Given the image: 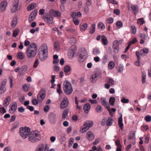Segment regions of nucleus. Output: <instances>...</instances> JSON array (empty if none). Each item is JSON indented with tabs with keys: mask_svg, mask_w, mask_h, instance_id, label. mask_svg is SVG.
Returning a JSON list of instances; mask_svg holds the SVG:
<instances>
[{
	"mask_svg": "<svg viewBox=\"0 0 151 151\" xmlns=\"http://www.w3.org/2000/svg\"><path fill=\"white\" fill-rule=\"evenodd\" d=\"M7 82V80L5 79L3 81L1 82V84L0 88V93H4L6 91L5 86Z\"/></svg>",
	"mask_w": 151,
	"mask_h": 151,
	"instance_id": "nucleus-12",
	"label": "nucleus"
},
{
	"mask_svg": "<svg viewBox=\"0 0 151 151\" xmlns=\"http://www.w3.org/2000/svg\"><path fill=\"white\" fill-rule=\"evenodd\" d=\"M121 102L123 103H127L129 102V100L128 99H126L125 97H123L121 100Z\"/></svg>",
	"mask_w": 151,
	"mask_h": 151,
	"instance_id": "nucleus-52",
	"label": "nucleus"
},
{
	"mask_svg": "<svg viewBox=\"0 0 151 151\" xmlns=\"http://www.w3.org/2000/svg\"><path fill=\"white\" fill-rule=\"evenodd\" d=\"M98 75L97 73H95L92 75L90 78L91 82L92 83H95L97 80Z\"/></svg>",
	"mask_w": 151,
	"mask_h": 151,
	"instance_id": "nucleus-21",
	"label": "nucleus"
},
{
	"mask_svg": "<svg viewBox=\"0 0 151 151\" xmlns=\"http://www.w3.org/2000/svg\"><path fill=\"white\" fill-rule=\"evenodd\" d=\"M149 52V50L147 48H144L142 49L140 51L141 56H144L146 55Z\"/></svg>",
	"mask_w": 151,
	"mask_h": 151,
	"instance_id": "nucleus-25",
	"label": "nucleus"
},
{
	"mask_svg": "<svg viewBox=\"0 0 151 151\" xmlns=\"http://www.w3.org/2000/svg\"><path fill=\"white\" fill-rule=\"evenodd\" d=\"M44 147V145L43 143L40 144L38 146V148L36 149V151H43Z\"/></svg>",
	"mask_w": 151,
	"mask_h": 151,
	"instance_id": "nucleus-33",
	"label": "nucleus"
},
{
	"mask_svg": "<svg viewBox=\"0 0 151 151\" xmlns=\"http://www.w3.org/2000/svg\"><path fill=\"white\" fill-rule=\"evenodd\" d=\"M7 5L6 1H3L0 4V11L1 12L4 11Z\"/></svg>",
	"mask_w": 151,
	"mask_h": 151,
	"instance_id": "nucleus-20",
	"label": "nucleus"
},
{
	"mask_svg": "<svg viewBox=\"0 0 151 151\" xmlns=\"http://www.w3.org/2000/svg\"><path fill=\"white\" fill-rule=\"evenodd\" d=\"M86 138L88 141H91L94 139L95 136L93 132L89 131L86 133Z\"/></svg>",
	"mask_w": 151,
	"mask_h": 151,
	"instance_id": "nucleus-15",
	"label": "nucleus"
},
{
	"mask_svg": "<svg viewBox=\"0 0 151 151\" xmlns=\"http://www.w3.org/2000/svg\"><path fill=\"white\" fill-rule=\"evenodd\" d=\"M18 2V0H16L13 3L11 8L12 12L15 13L17 10Z\"/></svg>",
	"mask_w": 151,
	"mask_h": 151,
	"instance_id": "nucleus-13",
	"label": "nucleus"
},
{
	"mask_svg": "<svg viewBox=\"0 0 151 151\" xmlns=\"http://www.w3.org/2000/svg\"><path fill=\"white\" fill-rule=\"evenodd\" d=\"M113 12L117 15H118L120 13V11L119 9H115L114 11Z\"/></svg>",
	"mask_w": 151,
	"mask_h": 151,
	"instance_id": "nucleus-57",
	"label": "nucleus"
},
{
	"mask_svg": "<svg viewBox=\"0 0 151 151\" xmlns=\"http://www.w3.org/2000/svg\"><path fill=\"white\" fill-rule=\"evenodd\" d=\"M17 56L18 58L21 60L24 59L25 57L24 55L22 52L18 53L17 54Z\"/></svg>",
	"mask_w": 151,
	"mask_h": 151,
	"instance_id": "nucleus-46",
	"label": "nucleus"
},
{
	"mask_svg": "<svg viewBox=\"0 0 151 151\" xmlns=\"http://www.w3.org/2000/svg\"><path fill=\"white\" fill-rule=\"evenodd\" d=\"M29 85L26 84L23 85L22 86L23 90L25 91L29 90Z\"/></svg>",
	"mask_w": 151,
	"mask_h": 151,
	"instance_id": "nucleus-45",
	"label": "nucleus"
},
{
	"mask_svg": "<svg viewBox=\"0 0 151 151\" xmlns=\"http://www.w3.org/2000/svg\"><path fill=\"white\" fill-rule=\"evenodd\" d=\"M144 119L146 122H150L151 121V116L150 115L146 116Z\"/></svg>",
	"mask_w": 151,
	"mask_h": 151,
	"instance_id": "nucleus-47",
	"label": "nucleus"
},
{
	"mask_svg": "<svg viewBox=\"0 0 151 151\" xmlns=\"http://www.w3.org/2000/svg\"><path fill=\"white\" fill-rule=\"evenodd\" d=\"M87 52L85 49L84 47L81 48L80 54L79 55V61H81V62H83L84 60V59L87 58Z\"/></svg>",
	"mask_w": 151,
	"mask_h": 151,
	"instance_id": "nucleus-7",
	"label": "nucleus"
},
{
	"mask_svg": "<svg viewBox=\"0 0 151 151\" xmlns=\"http://www.w3.org/2000/svg\"><path fill=\"white\" fill-rule=\"evenodd\" d=\"M11 98L10 96H8L4 101L3 105L4 106H7L9 104V102L10 101Z\"/></svg>",
	"mask_w": 151,
	"mask_h": 151,
	"instance_id": "nucleus-26",
	"label": "nucleus"
},
{
	"mask_svg": "<svg viewBox=\"0 0 151 151\" xmlns=\"http://www.w3.org/2000/svg\"><path fill=\"white\" fill-rule=\"evenodd\" d=\"M137 42V39L136 37H134L133 38V40L129 42V43L130 44V45L132 44H134L136 43Z\"/></svg>",
	"mask_w": 151,
	"mask_h": 151,
	"instance_id": "nucleus-53",
	"label": "nucleus"
},
{
	"mask_svg": "<svg viewBox=\"0 0 151 151\" xmlns=\"http://www.w3.org/2000/svg\"><path fill=\"white\" fill-rule=\"evenodd\" d=\"M95 30V24H92L91 26V29L90 30L89 33L91 34H93Z\"/></svg>",
	"mask_w": 151,
	"mask_h": 151,
	"instance_id": "nucleus-42",
	"label": "nucleus"
},
{
	"mask_svg": "<svg viewBox=\"0 0 151 151\" xmlns=\"http://www.w3.org/2000/svg\"><path fill=\"white\" fill-rule=\"evenodd\" d=\"M49 13L52 16L55 17H58L61 16V12L58 10H54L53 9H50L49 11Z\"/></svg>",
	"mask_w": 151,
	"mask_h": 151,
	"instance_id": "nucleus-14",
	"label": "nucleus"
},
{
	"mask_svg": "<svg viewBox=\"0 0 151 151\" xmlns=\"http://www.w3.org/2000/svg\"><path fill=\"white\" fill-rule=\"evenodd\" d=\"M101 42L104 45H106L108 44V41L106 37L104 35L101 36Z\"/></svg>",
	"mask_w": 151,
	"mask_h": 151,
	"instance_id": "nucleus-22",
	"label": "nucleus"
},
{
	"mask_svg": "<svg viewBox=\"0 0 151 151\" xmlns=\"http://www.w3.org/2000/svg\"><path fill=\"white\" fill-rule=\"evenodd\" d=\"M58 88L57 90V92H58L60 95L62 93L61 91V85L60 84H58L57 85Z\"/></svg>",
	"mask_w": 151,
	"mask_h": 151,
	"instance_id": "nucleus-48",
	"label": "nucleus"
},
{
	"mask_svg": "<svg viewBox=\"0 0 151 151\" xmlns=\"http://www.w3.org/2000/svg\"><path fill=\"white\" fill-rule=\"evenodd\" d=\"M107 1L108 2H109L111 1V3L112 4H117L118 3V2L116 0H107Z\"/></svg>",
	"mask_w": 151,
	"mask_h": 151,
	"instance_id": "nucleus-59",
	"label": "nucleus"
},
{
	"mask_svg": "<svg viewBox=\"0 0 151 151\" xmlns=\"http://www.w3.org/2000/svg\"><path fill=\"white\" fill-rule=\"evenodd\" d=\"M107 82V83L105 84V87L107 89H109L110 86H112L114 84V80L111 78L108 79Z\"/></svg>",
	"mask_w": 151,
	"mask_h": 151,
	"instance_id": "nucleus-18",
	"label": "nucleus"
},
{
	"mask_svg": "<svg viewBox=\"0 0 151 151\" xmlns=\"http://www.w3.org/2000/svg\"><path fill=\"white\" fill-rule=\"evenodd\" d=\"M37 9H35L32 12L31 14L36 17L37 16Z\"/></svg>",
	"mask_w": 151,
	"mask_h": 151,
	"instance_id": "nucleus-62",
	"label": "nucleus"
},
{
	"mask_svg": "<svg viewBox=\"0 0 151 151\" xmlns=\"http://www.w3.org/2000/svg\"><path fill=\"white\" fill-rule=\"evenodd\" d=\"M144 22V21L143 20V19L142 18L139 19L137 21L138 23L140 24V25L143 24Z\"/></svg>",
	"mask_w": 151,
	"mask_h": 151,
	"instance_id": "nucleus-55",
	"label": "nucleus"
},
{
	"mask_svg": "<svg viewBox=\"0 0 151 151\" xmlns=\"http://www.w3.org/2000/svg\"><path fill=\"white\" fill-rule=\"evenodd\" d=\"M69 110L67 109H65L63 112L62 118L63 119L65 118L68 114Z\"/></svg>",
	"mask_w": 151,
	"mask_h": 151,
	"instance_id": "nucleus-39",
	"label": "nucleus"
},
{
	"mask_svg": "<svg viewBox=\"0 0 151 151\" xmlns=\"http://www.w3.org/2000/svg\"><path fill=\"white\" fill-rule=\"evenodd\" d=\"M131 28L132 30V33L134 34H135L136 32V27L134 26H132Z\"/></svg>",
	"mask_w": 151,
	"mask_h": 151,
	"instance_id": "nucleus-56",
	"label": "nucleus"
},
{
	"mask_svg": "<svg viewBox=\"0 0 151 151\" xmlns=\"http://www.w3.org/2000/svg\"><path fill=\"white\" fill-rule=\"evenodd\" d=\"M70 70V67L68 65H65L64 67V72L66 73V75H68L69 74H67V73L69 72Z\"/></svg>",
	"mask_w": 151,
	"mask_h": 151,
	"instance_id": "nucleus-37",
	"label": "nucleus"
},
{
	"mask_svg": "<svg viewBox=\"0 0 151 151\" xmlns=\"http://www.w3.org/2000/svg\"><path fill=\"white\" fill-rule=\"evenodd\" d=\"M45 91L44 88H42L39 92L37 96V99L39 102H41L45 97Z\"/></svg>",
	"mask_w": 151,
	"mask_h": 151,
	"instance_id": "nucleus-8",
	"label": "nucleus"
},
{
	"mask_svg": "<svg viewBox=\"0 0 151 151\" xmlns=\"http://www.w3.org/2000/svg\"><path fill=\"white\" fill-rule=\"evenodd\" d=\"M122 114L121 115V116L118 119V125L119 127H120L121 129L122 130H123V124L122 123Z\"/></svg>",
	"mask_w": 151,
	"mask_h": 151,
	"instance_id": "nucleus-24",
	"label": "nucleus"
},
{
	"mask_svg": "<svg viewBox=\"0 0 151 151\" xmlns=\"http://www.w3.org/2000/svg\"><path fill=\"white\" fill-rule=\"evenodd\" d=\"M55 75H52L51 76L52 79L50 81L51 83H52V86H51V88H53L55 86V84H53V83L55 81Z\"/></svg>",
	"mask_w": 151,
	"mask_h": 151,
	"instance_id": "nucleus-38",
	"label": "nucleus"
},
{
	"mask_svg": "<svg viewBox=\"0 0 151 151\" xmlns=\"http://www.w3.org/2000/svg\"><path fill=\"white\" fill-rule=\"evenodd\" d=\"M115 65L114 62L112 61H111L108 64V68L109 69L111 70L113 69Z\"/></svg>",
	"mask_w": 151,
	"mask_h": 151,
	"instance_id": "nucleus-31",
	"label": "nucleus"
},
{
	"mask_svg": "<svg viewBox=\"0 0 151 151\" xmlns=\"http://www.w3.org/2000/svg\"><path fill=\"white\" fill-rule=\"evenodd\" d=\"M39 64V61L38 60V59H37L35 61L34 63V65H33V67L34 68H36L37 66Z\"/></svg>",
	"mask_w": 151,
	"mask_h": 151,
	"instance_id": "nucleus-63",
	"label": "nucleus"
},
{
	"mask_svg": "<svg viewBox=\"0 0 151 151\" xmlns=\"http://www.w3.org/2000/svg\"><path fill=\"white\" fill-rule=\"evenodd\" d=\"M19 32V30L18 29H16L13 31V36L14 37L17 36Z\"/></svg>",
	"mask_w": 151,
	"mask_h": 151,
	"instance_id": "nucleus-44",
	"label": "nucleus"
},
{
	"mask_svg": "<svg viewBox=\"0 0 151 151\" xmlns=\"http://www.w3.org/2000/svg\"><path fill=\"white\" fill-rule=\"evenodd\" d=\"M88 24L84 23L81 26L80 30L81 31H84L88 27Z\"/></svg>",
	"mask_w": 151,
	"mask_h": 151,
	"instance_id": "nucleus-34",
	"label": "nucleus"
},
{
	"mask_svg": "<svg viewBox=\"0 0 151 151\" xmlns=\"http://www.w3.org/2000/svg\"><path fill=\"white\" fill-rule=\"evenodd\" d=\"M37 48L35 43H32L27 47L26 50L27 56L29 58H32L36 55Z\"/></svg>",
	"mask_w": 151,
	"mask_h": 151,
	"instance_id": "nucleus-1",
	"label": "nucleus"
},
{
	"mask_svg": "<svg viewBox=\"0 0 151 151\" xmlns=\"http://www.w3.org/2000/svg\"><path fill=\"white\" fill-rule=\"evenodd\" d=\"M43 19L46 23L48 24H52L53 22V17L50 15L48 14H46Z\"/></svg>",
	"mask_w": 151,
	"mask_h": 151,
	"instance_id": "nucleus-10",
	"label": "nucleus"
},
{
	"mask_svg": "<svg viewBox=\"0 0 151 151\" xmlns=\"http://www.w3.org/2000/svg\"><path fill=\"white\" fill-rule=\"evenodd\" d=\"M122 22L118 21L116 22V26L119 27V28H120L122 27Z\"/></svg>",
	"mask_w": 151,
	"mask_h": 151,
	"instance_id": "nucleus-51",
	"label": "nucleus"
},
{
	"mask_svg": "<svg viewBox=\"0 0 151 151\" xmlns=\"http://www.w3.org/2000/svg\"><path fill=\"white\" fill-rule=\"evenodd\" d=\"M115 101V98L114 97H111L110 98L109 102L111 106H113Z\"/></svg>",
	"mask_w": 151,
	"mask_h": 151,
	"instance_id": "nucleus-32",
	"label": "nucleus"
},
{
	"mask_svg": "<svg viewBox=\"0 0 151 151\" xmlns=\"http://www.w3.org/2000/svg\"><path fill=\"white\" fill-rule=\"evenodd\" d=\"M106 22L109 24L112 23L113 22V19L111 17H109L106 20Z\"/></svg>",
	"mask_w": 151,
	"mask_h": 151,
	"instance_id": "nucleus-54",
	"label": "nucleus"
},
{
	"mask_svg": "<svg viewBox=\"0 0 151 151\" xmlns=\"http://www.w3.org/2000/svg\"><path fill=\"white\" fill-rule=\"evenodd\" d=\"M35 17L30 14L29 18V22H31L33 21L35 19Z\"/></svg>",
	"mask_w": 151,
	"mask_h": 151,
	"instance_id": "nucleus-50",
	"label": "nucleus"
},
{
	"mask_svg": "<svg viewBox=\"0 0 151 151\" xmlns=\"http://www.w3.org/2000/svg\"><path fill=\"white\" fill-rule=\"evenodd\" d=\"M68 99L66 98H64L63 101L60 103V107L62 109H64L68 106Z\"/></svg>",
	"mask_w": 151,
	"mask_h": 151,
	"instance_id": "nucleus-11",
	"label": "nucleus"
},
{
	"mask_svg": "<svg viewBox=\"0 0 151 151\" xmlns=\"http://www.w3.org/2000/svg\"><path fill=\"white\" fill-rule=\"evenodd\" d=\"M140 37L142 39H145L147 37L145 34L143 33H141L139 34Z\"/></svg>",
	"mask_w": 151,
	"mask_h": 151,
	"instance_id": "nucleus-61",
	"label": "nucleus"
},
{
	"mask_svg": "<svg viewBox=\"0 0 151 151\" xmlns=\"http://www.w3.org/2000/svg\"><path fill=\"white\" fill-rule=\"evenodd\" d=\"M63 89L65 93L68 95L72 93L73 89L71 83L68 81H65L63 83Z\"/></svg>",
	"mask_w": 151,
	"mask_h": 151,
	"instance_id": "nucleus-4",
	"label": "nucleus"
},
{
	"mask_svg": "<svg viewBox=\"0 0 151 151\" xmlns=\"http://www.w3.org/2000/svg\"><path fill=\"white\" fill-rule=\"evenodd\" d=\"M101 104L106 108L110 112V106L108 105V102L107 101L106 99L104 98H101Z\"/></svg>",
	"mask_w": 151,
	"mask_h": 151,
	"instance_id": "nucleus-17",
	"label": "nucleus"
},
{
	"mask_svg": "<svg viewBox=\"0 0 151 151\" xmlns=\"http://www.w3.org/2000/svg\"><path fill=\"white\" fill-rule=\"evenodd\" d=\"M11 106L10 109L9 110V112L10 113H13L16 110L17 107V104L16 102H14Z\"/></svg>",
	"mask_w": 151,
	"mask_h": 151,
	"instance_id": "nucleus-19",
	"label": "nucleus"
},
{
	"mask_svg": "<svg viewBox=\"0 0 151 151\" xmlns=\"http://www.w3.org/2000/svg\"><path fill=\"white\" fill-rule=\"evenodd\" d=\"M113 119L109 117L108 118L106 121V125L109 126L112 125L113 122Z\"/></svg>",
	"mask_w": 151,
	"mask_h": 151,
	"instance_id": "nucleus-30",
	"label": "nucleus"
},
{
	"mask_svg": "<svg viewBox=\"0 0 151 151\" xmlns=\"http://www.w3.org/2000/svg\"><path fill=\"white\" fill-rule=\"evenodd\" d=\"M47 47L45 45L41 46L39 49V58L42 61H44L47 56Z\"/></svg>",
	"mask_w": 151,
	"mask_h": 151,
	"instance_id": "nucleus-2",
	"label": "nucleus"
},
{
	"mask_svg": "<svg viewBox=\"0 0 151 151\" xmlns=\"http://www.w3.org/2000/svg\"><path fill=\"white\" fill-rule=\"evenodd\" d=\"M91 108V106L90 104L87 103L86 104L83 106V109L86 113H87L88 112Z\"/></svg>",
	"mask_w": 151,
	"mask_h": 151,
	"instance_id": "nucleus-23",
	"label": "nucleus"
},
{
	"mask_svg": "<svg viewBox=\"0 0 151 151\" xmlns=\"http://www.w3.org/2000/svg\"><path fill=\"white\" fill-rule=\"evenodd\" d=\"M19 122H15L14 124V126L11 129V130L12 131V130L15 129L17 127H18V126L19 125Z\"/></svg>",
	"mask_w": 151,
	"mask_h": 151,
	"instance_id": "nucleus-49",
	"label": "nucleus"
},
{
	"mask_svg": "<svg viewBox=\"0 0 151 151\" xmlns=\"http://www.w3.org/2000/svg\"><path fill=\"white\" fill-rule=\"evenodd\" d=\"M92 52L93 55H96L99 54L100 53V52L98 48H94L93 49Z\"/></svg>",
	"mask_w": 151,
	"mask_h": 151,
	"instance_id": "nucleus-29",
	"label": "nucleus"
},
{
	"mask_svg": "<svg viewBox=\"0 0 151 151\" xmlns=\"http://www.w3.org/2000/svg\"><path fill=\"white\" fill-rule=\"evenodd\" d=\"M48 118L50 122L52 124H55L57 121L56 115L53 112L50 113L48 116Z\"/></svg>",
	"mask_w": 151,
	"mask_h": 151,
	"instance_id": "nucleus-9",
	"label": "nucleus"
},
{
	"mask_svg": "<svg viewBox=\"0 0 151 151\" xmlns=\"http://www.w3.org/2000/svg\"><path fill=\"white\" fill-rule=\"evenodd\" d=\"M54 46L55 49L58 50L60 48V44L58 42H55L54 43Z\"/></svg>",
	"mask_w": 151,
	"mask_h": 151,
	"instance_id": "nucleus-40",
	"label": "nucleus"
},
{
	"mask_svg": "<svg viewBox=\"0 0 151 151\" xmlns=\"http://www.w3.org/2000/svg\"><path fill=\"white\" fill-rule=\"evenodd\" d=\"M20 69V71L19 72V73H20V72L23 73L26 72L27 69V67L26 65H24L22 66Z\"/></svg>",
	"mask_w": 151,
	"mask_h": 151,
	"instance_id": "nucleus-36",
	"label": "nucleus"
},
{
	"mask_svg": "<svg viewBox=\"0 0 151 151\" xmlns=\"http://www.w3.org/2000/svg\"><path fill=\"white\" fill-rule=\"evenodd\" d=\"M102 108L100 105H98L95 109L97 113H100L102 110Z\"/></svg>",
	"mask_w": 151,
	"mask_h": 151,
	"instance_id": "nucleus-41",
	"label": "nucleus"
},
{
	"mask_svg": "<svg viewBox=\"0 0 151 151\" xmlns=\"http://www.w3.org/2000/svg\"><path fill=\"white\" fill-rule=\"evenodd\" d=\"M146 75L145 73H142V82L143 84H144L146 82Z\"/></svg>",
	"mask_w": 151,
	"mask_h": 151,
	"instance_id": "nucleus-43",
	"label": "nucleus"
},
{
	"mask_svg": "<svg viewBox=\"0 0 151 151\" xmlns=\"http://www.w3.org/2000/svg\"><path fill=\"white\" fill-rule=\"evenodd\" d=\"M93 124V122L91 121H87L85 122L83 126L81 128L80 131L82 133H83L87 130L89 128L92 127Z\"/></svg>",
	"mask_w": 151,
	"mask_h": 151,
	"instance_id": "nucleus-6",
	"label": "nucleus"
},
{
	"mask_svg": "<svg viewBox=\"0 0 151 151\" xmlns=\"http://www.w3.org/2000/svg\"><path fill=\"white\" fill-rule=\"evenodd\" d=\"M74 142V139L73 138H70L69 139V146H71L72 145L73 143Z\"/></svg>",
	"mask_w": 151,
	"mask_h": 151,
	"instance_id": "nucleus-60",
	"label": "nucleus"
},
{
	"mask_svg": "<svg viewBox=\"0 0 151 151\" xmlns=\"http://www.w3.org/2000/svg\"><path fill=\"white\" fill-rule=\"evenodd\" d=\"M135 136V133L134 132H131L129 133L128 135V139L129 140H131L134 138Z\"/></svg>",
	"mask_w": 151,
	"mask_h": 151,
	"instance_id": "nucleus-35",
	"label": "nucleus"
},
{
	"mask_svg": "<svg viewBox=\"0 0 151 151\" xmlns=\"http://www.w3.org/2000/svg\"><path fill=\"white\" fill-rule=\"evenodd\" d=\"M119 42L116 40L114 41L113 44V48L114 52L115 53H117L119 50Z\"/></svg>",
	"mask_w": 151,
	"mask_h": 151,
	"instance_id": "nucleus-16",
	"label": "nucleus"
},
{
	"mask_svg": "<svg viewBox=\"0 0 151 151\" xmlns=\"http://www.w3.org/2000/svg\"><path fill=\"white\" fill-rule=\"evenodd\" d=\"M36 6L35 3H32L29 4L28 6V10H30L34 9Z\"/></svg>",
	"mask_w": 151,
	"mask_h": 151,
	"instance_id": "nucleus-28",
	"label": "nucleus"
},
{
	"mask_svg": "<svg viewBox=\"0 0 151 151\" xmlns=\"http://www.w3.org/2000/svg\"><path fill=\"white\" fill-rule=\"evenodd\" d=\"M73 21L76 25H78L79 24V21L76 18L73 19Z\"/></svg>",
	"mask_w": 151,
	"mask_h": 151,
	"instance_id": "nucleus-58",
	"label": "nucleus"
},
{
	"mask_svg": "<svg viewBox=\"0 0 151 151\" xmlns=\"http://www.w3.org/2000/svg\"><path fill=\"white\" fill-rule=\"evenodd\" d=\"M28 138L32 142H37L41 139L40 134L36 131H33L29 134Z\"/></svg>",
	"mask_w": 151,
	"mask_h": 151,
	"instance_id": "nucleus-3",
	"label": "nucleus"
},
{
	"mask_svg": "<svg viewBox=\"0 0 151 151\" xmlns=\"http://www.w3.org/2000/svg\"><path fill=\"white\" fill-rule=\"evenodd\" d=\"M38 100L36 99H34L32 101V104L34 105H36L38 104Z\"/></svg>",
	"mask_w": 151,
	"mask_h": 151,
	"instance_id": "nucleus-64",
	"label": "nucleus"
},
{
	"mask_svg": "<svg viewBox=\"0 0 151 151\" xmlns=\"http://www.w3.org/2000/svg\"><path fill=\"white\" fill-rule=\"evenodd\" d=\"M30 131V129L27 127L23 128H21L19 129L20 135L23 139L26 138L29 134Z\"/></svg>",
	"mask_w": 151,
	"mask_h": 151,
	"instance_id": "nucleus-5",
	"label": "nucleus"
},
{
	"mask_svg": "<svg viewBox=\"0 0 151 151\" xmlns=\"http://www.w3.org/2000/svg\"><path fill=\"white\" fill-rule=\"evenodd\" d=\"M98 28L100 30H103L105 29V26L102 22H100L98 23Z\"/></svg>",
	"mask_w": 151,
	"mask_h": 151,
	"instance_id": "nucleus-27",
	"label": "nucleus"
}]
</instances>
